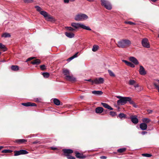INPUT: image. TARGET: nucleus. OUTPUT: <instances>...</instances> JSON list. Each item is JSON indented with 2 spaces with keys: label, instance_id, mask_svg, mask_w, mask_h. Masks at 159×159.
Listing matches in <instances>:
<instances>
[{
  "label": "nucleus",
  "instance_id": "obj_59",
  "mask_svg": "<svg viewBox=\"0 0 159 159\" xmlns=\"http://www.w3.org/2000/svg\"><path fill=\"white\" fill-rule=\"evenodd\" d=\"M39 143V142L38 141H34V142H33V144H36V143Z\"/></svg>",
  "mask_w": 159,
  "mask_h": 159
},
{
  "label": "nucleus",
  "instance_id": "obj_53",
  "mask_svg": "<svg viewBox=\"0 0 159 159\" xmlns=\"http://www.w3.org/2000/svg\"><path fill=\"white\" fill-rule=\"evenodd\" d=\"M152 110H147V112H148V114H151L152 113Z\"/></svg>",
  "mask_w": 159,
  "mask_h": 159
},
{
  "label": "nucleus",
  "instance_id": "obj_26",
  "mask_svg": "<svg viewBox=\"0 0 159 159\" xmlns=\"http://www.w3.org/2000/svg\"><path fill=\"white\" fill-rule=\"evenodd\" d=\"M53 101L54 103L56 105L58 106V105H61V104H60L61 102H60V101L59 99H58L57 98L54 99Z\"/></svg>",
  "mask_w": 159,
  "mask_h": 159
},
{
  "label": "nucleus",
  "instance_id": "obj_58",
  "mask_svg": "<svg viewBox=\"0 0 159 159\" xmlns=\"http://www.w3.org/2000/svg\"><path fill=\"white\" fill-rule=\"evenodd\" d=\"M123 97H121V96H117V98L119 99H120L121 98H122Z\"/></svg>",
  "mask_w": 159,
  "mask_h": 159
},
{
  "label": "nucleus",
  "instance_id": "obj_43",
  "mask_svg": "<svg viewBox=\"0 0 159 159\" xmlns=\"http://www.w3.org/2000/svg\"><path fill=\"white\" fill-rule=\"evenodd\" d=\"M25 3H30L33 2V0H23Z\"/></svg>",
  "mask_w": 159,
  "mask_h": 159
},
{
  "label": "nucleus",
  "instance_id": "obj_33",
  "mask_svg": "<svg viewBox=\"0 0 159 159\" xmlns=\"http://www.w3.org/2000/svg\"><path fill=\"white\" fill-rule=\"evenodd\" d=\"M98 46L93 45L92 50L93 52H96L98 49Z\"/></svg>",
  "mask_w": 159,
  "mask_h": 159
},
{
  "label": "nucleus",
  "instance_id": "obj_46",
  "mask_svg": "<svg viewBox=\"0 0 159 159\" xmlns=\"http://www.w3.org/2000/svg\"><path fill=\"white\" fill-rule=\"evenodd\" d=\"M75 0H64V1L65 3H68L69 2V1L72 2L74 1Z\"/></svg>",
  "mask_w": 159,
  "mask_h": 159
},
{
  "label": "nucleus",
  "instance_id": "obj_63",
  "mask_svg": "<svg viewBox=\"0 0 159 159\" xmlns=\"http://www.w3.org/2000/svg\"><path fill=\"white\" fill-rule=\"evenodd\" d=\"M158 37L159 38V34H158Z\"/></svg>",
  "mask_w": 159,
  "mask_h": 159
},
{
  "label": "nucleus",
  "instance_id": "obj_64",
  "mask_svg": "<svg viewBox=\"0 0 159 159\" xmlns=\"http://www.w3.org/2000/svg\"><path fill=\"white\" fill-rule=\"evenodd\" d=\"M1 54V52H0V55Z\"/></svg>",
  "mask_w": 159,
  "mask_h": 159
},
{
  "label": "nucleus",
  "instance_id": "obj_6",
  "mask_svg": "<svg viewBox=\"0 0 159 159\" xmlns=\"http://www.w3.org/2000/svg\"><path fill=\"white\" fill-rule=\"evenodd\" d=\"M88 18V16L84 14H80L75 16V19L76 21H79L84 20Z\"/></svg>",
  "mask_w": 159,
  "mask_h": 159
},
{
  "label": "nucleus",
  "instance_id": "obj_5",
  "mask_svg": "<svg viewBox=\"0 0 159 159\" xmlns=\"http://www.w3.org/2000/svg\"><path fill=\"white\" fill-rule=\"evenodd\" d=\"M101 4L102 6H104L106 9L110 10L112 9V6L108 1L106 0H101Z\"/></svg>",
  "mask_w": 159,
  "mask_h": 159
},
{
  "label": "nucleus",
  "instance_id": "obj_12",
  "mask_svg": "<svg viewBox=\"0 0 159 159\" xmlns=\"http://www.w3.org/2000/svg\"><path fill=\"white\" fill-rule=\"evenodd\" d=\"M129 60L133 62L135 65H137L139 64V62L137 59L134 57H130L129 58Z\"/></svg>",
  "mask_w": 159,
  "mask_h": 159
},
{
  "label": "nucleus",
  "instance_id": "obj_8",
  "mask_svg": "<svg viewBox=\"0 0 159 159\" xmlns=\"http://www.w3.org/2000/svg\"><path fill=\"white\" fill-rule=\"evenodd\" d=\"M142 45L143 47L146 48H149L150 44L147 39L145 38L143 39L142 41Z\"/></svg>",
  "mask_w": 159,
  "mask_h": 159
},
{
  "label": "nucleus",
  "instance_id": "obj_3",
  "mask_svg": "<svg viewBox=\"0 0 159 159\" xmlns=\"http://www.w3.org/2000/svg\"><path fill=\"white\" fill-rule=\"evenodd\" d=\"M71 26L74 27L75 29H77L81 28L87 30H91V29L89 27L87 26L80 23H73L71 24Z\"/></svg>",
  "mask_w": 159,
  "mask_h": 159
},
{
  "label": "nucleus",
  "instance_id": "obj_57",
  "mask_svg": "<svg viewBox=\"0 0 159 159\" xmlns=\"http://www.w3.org/2000/svg\"><path fill=\"white\" fill-rule=\"evenodd\" d=\"M129 103L131 104H134V102L131 100H131L130 101H129Z\"/></svg>",
  "mask_w": 159,
  "mask_h": 159
},
{
  "label": "nucleus",
  "instance_id": "obj_28",
  "mask_svg": "<svg viewBox=\"0 0 159 159\" xmlns=\"http://www.w3.org/2000/svg\"><path fill=\"white\" fill-rule=\"evenodd\" d=\"M0 49H2L4 52L7 50V48L5 47V46L2 43H0Z\"/></svg>",
  "mask_w": 159,
  "mask_h": 159
},
{
  "label": "nucleus",
  "instance_id": "obj_31",
  "mask_svg": "<svg viewBox=\"0 0 159 159\" xmlns=\"http://www.w3.org/2000/svg\"><path fill=\"white\" fill-rule=\"evenodd\" d=\"M2 36L3 37L5 38L10 37L11 35L9 33H5L3 34L2 35Z\"/></svg>",
  "mask_w": 159,
  "mask_h": 159
},
{
  "label": "nucleus",
  "instance_id": "obj_9",
  "mask_svg": "<svg viewBox=\"0 0 159 159\" xmlns=\"http://www.w3.org/2000/svg\"><path fill=\"white\" fill-rule=\"evenodd\" d=\"M104 81V79L101 77L98 78H96L94 80V83L97 84H102L103 83Z\"/></svg>",
  "mask_w": 159,
  "mask_h": 159
},
{
  "label": "nucleus",
  "instance_id": "obj_37",
  "mask_svg": "<svg viewBox=\"0 0 159 159\" xmlns=\"http://www.w3.org/2000/svg\"><path fill=\"white\" fill-rule=\"evenodd\" d=\"M42 74L43 77L46 78L50 76L49 73L47 72L43 73Z\"/></svg>",
  "mask_w": 159,
  "mask_h": 159
},
{
  "label": "nucleus",
  "instance_id": "obj_40",
  "mask_svg": "<svg viewBox=\"0 0 159 159\" xmlns=\"http://www.w3.org/2000/svg\"><path fill=\"white\" fill-rule=\"evenodd\" d=\"M66 29L69 31H74L75 30V29H73L71 27H66Z\"/></svg>",
  "mask_w": 159,
  "mask_h": 159
},
{
  "label": "nucleus",
  "instance_id": "obj_18",
  "mask_svg": "<svg viewBox=\"0 0 159 159\" xmlns=\"http://www.w3.org/2000/svg\"><path fill=\"white\" fill-rule=\"evenodd\" d=\"M140 127L142 130H145L147 128V125L145 123H142L140 125Z\"/></svg>",
  "mask_w": 159,
  "mask_h": 159
},
{
  "label": "nucleus",
  "instance_id": "obj_1",
  "mask_svg": "<svg viewBox=\"0 0 159 159\" xmlns=\"http://www.w3.org/2000/svg\"><path fill=\"white\" fill-rule=\"evenodd\" d=\"M36 10L39 12L40 13L43 15L45 20L48 21H50L52 22H54L55 21V19L50 15L48 14L47 12L45 11H41L42 9L39 6H36L35 7Z\"/></svg>",
  "mask_w": 159,
  "mask_h": 159
},
{
  "label": "nucleus",
  "instance_id": "obj_44",
  "mask_svg": "<svg viewBox=\"0 0 159 159\" xmlns=\"http://www.w3.org/2000/svg\"><path fill=\"white\" fill-rule=\"evenodd\" d=\"M154 86L157 89L158 92H159V86L157 83H154Z\"/></svg>",
  "mask_w": 159,
  "mask_h": 159
},
{
  "label": "nucleus",
  "instance_id": "obj_14",
  "mask_svg": "<svg viewBox=\"0 0 159 159\" xmlns=\"http://www.w3.org/2000/svg\"><path fill=\"white\" fill-rule=\"evenodd\" d=\"M62 151L64 153L66 156V154H69L73 153V151L71 149H64L62 150Z\"/></svg>",
  "mask_w": 159,
  "mask_h": 159
},
{
  "label": "nucleus",
  "instance_id": "obj_54",
  "mask_svg": "<svg viewBox=\"0 0 159 159\" xmlns=\"http://www.w3.org/2000/svg\"><path fill=\"white\" fill-rule=\"evenodd\" d=\"M100 158L101 159H106L107 157L104 156H102L100 157Z\"/></svg>",
  "mask_w": 159,
  "mask_h": 159
},
{
  "label": "nucleus",
  "instance_id": "obj_17",
  "mask_svg": "<svg viewBox=\"0 0 159 159\" xmlns=\"http://www.w3.org/2000/svg\"><path fill=\"white\" fill-rule=\"evenodd\" d=\"M103 111V109L102 107H98L95 109V112L97 113L100 114L102 113Z\"/></svg>",
  "mask_w": 159,
  "mask_h": 159
},
{
  "label": "nucleus",
  "instance_id": "obj_24",
  "mask_svg": "<svg viewBox=\"0 0 159 159\" xmlns=\"http://www.w3.org/2000/svg\"><path fill=\"white\" fill-rule=\"evenodd\" d=\"M65 35L66 36L70 38H72L75 35L73 33L67 32L65 33Z\"/></svg>",
  "mask_w": 159,
  "mask_h": 159
},
{
  "label": "nucleus",
  "instance_id": "obj_23",
  "mask_svg": "<svg viewBox=\"0 0 159 159\" xmlns=\"http://www.w3.org/2000/svg\"><path fill=\"white\" fill-rule=\"evenodd\" d=\"M92 93L96 95H101L103 94V92L101 91H93L92 92Z\"/></svg>",
  "mask_w": 159,
  "mask_h": 159
},
{
  "label": "nucleus",
  "instance_id": "obj_35",
  "mask_svg": "<svg viewBox=\"0 0 159 159\" xmlns=\"http://www.w3.org/2000/svg\"><path fill=\"white\" fill-rule=\"evenodd\" d=\"M143 156L145 157H150L152 156V155L151 154H148V153H144L142 154Z\"/></svg>",
  "mask_w": 159,
  "mask_h": 159
},
{
  "label": "nucleus",
  "instance_id": "obj_11",
  "mask_svg": "<svg viewBox=\"0 0 159 159\" xmlns=\"http://www.w3.org/2000/svg\"><path fill=\"white\" fill-rule=\"evenodd\" d=\"M65 79L67 81L71 82L75 81L76 80V79L73 77V76L70 75L68 76H65Z\"/></svg>",
  "mask_w": 159,
  "mask_h": 159
},
{
  "label": "nucleus",
  "instance_id": "obj_62",
  "mask_svg": "<svg viewBox=\"0 0 159 159\" xmlns=\"http://www.w3.org/2000/svg\"><path fill=\"white\" fill-rule=\"evenodd\" d=\"M153 2H155L157 1V0H151Z\"/></svg>",
  "mask_w": 159,
  "mask_h": 159
},
{
  "label": "nucleus",
  "instance_id": "obj_22",
  "mask_svg": "<svg viewBox=\"0 0 159 159\" xmlns=\"http://www.w3.org/2000/svg\"><path fill=\"white\" fill-rule=\"evenodd\" d=\"M63 73L64 75H65V76H68L70 75L69 70H68L65 68L63 69Z\"/></svg>",
  "mask_w": 159,
  "mask_h": 159
},
{
  "label": "nucleus",
  "instance_id": "obj_2",
  "mask_svg": "<svg viewBox=\"0 0 159 159\" xmlns=\"http://www.w3.org/2000/svg\"><path fill=\"white\" fill-rule=\"evenodd\" d=\"M131 44V42L129 40L123 39L118 42L117 45L119 48H124L129 46Z\"/></svg>",
  "mask_w": 159,
  "mask_h": 159
},
{
  "label": "nucleus",
  "instance_id": "obj_55",
  "mask_svg": "<svg viewBox=\"0 0 159 159\" xmlns=\"http://www.w3.org/2000/svg\"><path fill=\"white\" fill-rule=\"evenodd\" d=\"M147 133V132L145 131H142L141 133V134L143 135H144L145 134H146Z\"/></svg>",
  "mask_w": 159,
  "mask_h": 159
},
{
  "label": "nucleus",
  "instance_id": "obj_13",
  "mask_svg": "<svg viewBox=\"0 0 159 159\" xmlns=\"http://www.w3.org/2000/svg\"><path fill=\"white\" fill-rule=\"evenodd\" d=\"M21 105L26 107L37 106V104H36L35 103H32L31 102L22 103H21Z\"/></svg>",
  "mask_w": 159,
  "mask_h": 159
},
{
  "label": "nucleus",
  "instance_id": "obj_47",
  "mask_svg": "<svg viewBox=\"0 0 159 159\" xmlns=\"http://www.w3.org/2000/svg\"><path fill=\"white\" fill-rule=\"evenodd\" d=\"M85 80L87 81H88L91 82L92 83V84L93 85V84L94 83V80H93L91 79H90L88 80Z\"/></svg>",
  "mask_w": 159,
  "mask_h": 159
},
{
  "label": "nucleus",
  "instance_id": "obj_21",
  "mask_svg": "<svg viewBox=\"0 0 159 159\" xmlns=\"http://www.w3.org/2000/svg\"><path fill=\"white\" fill-rule=\"evenodd\" d=\"M101 104L102 106L105 108H106L107 109L110 110H113V108H112L109 105L105 103H102V102Z\"/></svg>",
  "mask_w": 159,
  "mask_h": 159
},
{
  "label": "nucleus",
  "instance_id": "obj_7",
  "mask_svg": "<svg viewBox=\"0 0 159 159\" xmlns=\"http://www.w3.org/2000/svg\"><path fill=\"white\" fill-rule=\"evenodd\" d=\"M13 152L14 153V156H17L20 155H25L28 153V152L26 150L22 149L19 151L15 150Z\"/></svg>",
  "mask_w": 159,
  "mask_h": 159
},
{
  "label": "nucleus",
  "instance_id": "obj_34",
  "mask_svg": "<svg viewBox=\"0 0 159 159\" xmlns=\"http://www.w3.org/2000/svg\"><path fill=\"white\" fill-rule=\"evenodd\" d=\"M66 156L68 159H75L74 157L70 155L69 154H66Z\"/></svg>",
  "mask_w": 159,
  "mask_h": 159
},
{
  "label": "nucleus",
  "instance_id": "obj_45",
  "mask_svg": "<svg viewBox=\"0 0 159 159\" xmlns=\"http://www.w3.org/2000/svg\"><path fill=\"white\" fill-rule=\"evenodd\" d=\"M40 68L42 70H43L46 69L45 66L44 65H41L40 66Z\"/></svg>",
  "mask_w": 159,
  "mask_h": 159
},
{
  "label": "nucleus",
  "instance_id": "obj_51",
  "mask_svg": "<svg viewBox=\"0 0 159 159\" xmlns=\"http://www.w3.org/2000/svg\"><path fill=\"white\" fill-rule=\"evenodd\" d=\"M50 148L52 150H57V148H54V147H51Z\"/></svg>",
  "mask_w": 159,
  "mask_h": 159
},
{
  "label": "nucleus",
  "instance_id": "obj_49",
  "mask_svg": "<svg viewBox=\"0 0 159 159\" xmlns=\"http://www.w3.org/2000/svg\"><path fill=\"white\" fill-rule=\"evenodd\" d=\"M34 57H29V58H28L26 60V61H31V60L34 59Z\"/></svg>",
  "mask_w": 159,
  "mask_h": 159
},
{
  "label": "nucleus",
  "instance_id": "obj_25",
  "mask_svg": "<svg viewBox=\"0 0 159 159\" xmlns=\"http://www.w3.org/2000/svg\"><path fill=\"white\" fill-rule=\"evenodd\" d=\"M11 69L12 70L16 71L19 70V68L17 66L12 65L11 66Z\"/></svg>",
  "mask_w": 159,
  "mask_h": 159
},
{
  "label": "nucleus",
  "instance_id": "obj_29",
  "mask_svg": "<svg viewBox=\"0 0 159 159\" xmlns=\"http://www.w3.org/2000/svg\"><path fill=\"white\" fill-rule=\"evenodd\" d=\"M136 83V82L134 80H130L128 84L130 85H134Z\"/></svg>",
  "mask_w": 159,
  "mask_h": 159
},
{
  "label": "nucleus",
  "instance_id": "obj_39",
  "mask_svg": "<svg viewBox=\"0 0 159 159\" xmlns=\"http://www.w3.org/2000/svg\"><path fill=\"white\" fill-rule=\"evenodd\" d=\"M150 120L148 118H145L143 119V122L146 123H148L150 122Z\"/></svg>",
  "mask_w": 159,
  "mask_h": 159
},
{
  "label": "nucleus",
  "instance_id": "obj_41",
  "mask_svg": "<svg viewBox=\"0 0 159 159\" xmlns=\"http://www.w3.org/2000/svg\"><path fill=\"white\" fill-rule=\"evenodd\" d=\"M110 115L112 116H114L116 115V112L112 111H111L110 112Z\"/></svg>",
  "mask_w": 159,
  "mask_h": 159
},
{
  "label": "nucleus",
  "instance_id": "obj_61",
  "mask_svg": "<svg viewBox=\"0 0 159 159\" xmlns=\"http://www.w3.org/2000/svg\"><path fill=\"white\" fill-rule=\"evenodd\" d=\"M3 148V146H0V150H1L2 148Z\"/></svg>",
  "mask_w": 159,
  "mask_h": 159
},
{
  "label": "nucleus",
  "instance_id": "obj_15",
  "mask_svg": "<svg viewBox=\"0 0 159 159\" xmlns=\"http://www.w3.org/2000/svg\"><path fill=\"white\" fill-rule=\"evenodd\" d=\"M131 121L134 124H137L138 123L139 120L136 116H132L130 117Z\"/></svg>",
  "mask_w": 159,
  "mask_h": 159
},
{
  "label": "nucleus",
  "instance_id": "obj_52",
  "mask_svg": "<svg viewBox=\"0 0 159 159\" xmlns=\"http://www.w3.org/2000/svg\"><path fill=\"white\" fill-rule=\"evenodd\" d=\"M74 57L73 56L69 58L68 59H67V61H70L71 60H72L73 59H74Z\"/></svg>",
  "mask_w": 159,
  "mask_h": 159
},
{
  "label": "nucleus",
  "instance_id": "obj_20",
  "mask_svg": "<svg viewBox=\"0 0 159 159\" xmlns=\"http://www.w3.org/2000/svg\"><path fill=\"white\" fill-rule=\"evenodd\" d=\"M41 61L39 59H35L32 61L31 63L33 65H38L40 64Z\"/></svg>",
  "mask_w": 159,
  "mask_h": 159
},
{
  "label": "nucleus",
  "instance_id": "obj_50",
  "mask_svg": "<svg viewBox=\"0 0 159 159\" xmlns=\"http://www.w3.org/2000/svg\"><path fill=\"white\" fill-rule=\"evenodd\" d=\"M78 53L79 52H77L75 54H74L73 56H72L74 58L75 57H77L78 56Z\"/></svg>",
  "mask_w": 159,
  "mask_h": 159
},
{
  "label": "nucleus",
  "instance_id": "obj_19",
  "mask_svg": "<svg viewBox=\"0 0 159 159\" xmlns=\"http://www.w3.org/2000/svg\"><path fill=\"white\" fill-rule=\"evenodd\" d=\"M27 142V140L25 139H18L15 140V142L19 144H21Z\"/></svg>",
  "mask_w": 159,
  "mask_h": 159
},
{
  "label": "nucleus",
  "instance_id": "obj_56",
  "mask_svg": "<svg viewBox=\"0 0 159 159\" xmlns=\"http://www.w3.org/2000/svg\"><path fill=\"white\" fill-rule=\"evenodd\" d=\"M134 85L135 88H137L139 87V85L138 84H135Z\"/></svg>",
  "mask_w": 159,
  "mask_h": 159
},
{
  "label": "nucleus",
  "instance_id": "obj_60",
  "mask_svg": "<svg viewBox=\"0 0 159 159\" xmlns=\"http://www.w3.org/2000/svg\"><path fill=\"white\" fill-rule=\"evenodd\" d=\"M84 97L83 96H80V98L81 99H83L84 98Z\"/></svg>",
  "mask_w": 159,
  "mask_h": 159
},
{
  "label": "nucleus",
  "instance_id": "obj_38",
  "mask_svg": "<svg viewBox=\"0 0 159 159\" xmlns=\"http://www.w3.org/2000/svg\"><path fill=\"white\" fill-rule=\"evenodd\" d=\"M125 23L126 24L130 25H135V23L130 21H125Z\"/></svg>",
  "mask_w": 159,
  "mask_h": 159
},
{
  "label": "nucleus",
  "instance_id": "obj_10",
  "mask_svg": "<svg viewBox=\"0 0 159 159\" xmlns=\"http://www.w3.org/2000/svg\"><path fill=\"white\" fill-rule=\"evenodd\" d=\"M74 153L77 158H84L86 157V156L84 155L82 153H80L77 151H75Z\"/></svg>",
  "mask_w": 159,
  "mask_h": 159
},
{
  "label": "nucleus",
  "instance_id": "obj_16",
  "mask_svg": "<svg viewBox=\"0 0 159 159\" xmlns=\"http://www.w3.org/2000/svg\"><path fill=\"white\" fill-rule=\"evenodd\" d=\"M139 72L140 74L142 75H144L146 74V72L144 68L142 66H140Z\"/></svg>",
  "mask_w": 159,
  "mask_h": 159
},
{
  "label": "nucleus",
  "instance_id": "obj_42",
  "mask_svg": "<svg viewBox=\"0 0 159 159\" xmlns=\"http://www.w3.org/2000/svg\"><path fill=\"white\" fill-rule=\"evenodd\" d=\"M127 66H129L132 68H134L135 67L134 65L129 61V62Z\"/></svg>",
  "mask_w": 159,
  "mask_h": 159
},
{
  "label": "nucleus",
  "instance_id": "obj_4",
  "mask_svg": "<svg viewBox=\"0 0 159 159\" xmlns=\"http://www.w3.org/2000/svg\"><path fill=\"white\" fill-rule=\"evenodd\" d=\"M131 100V98L129 97H123L117 101V104L118 105H123L126 104L127 102Z\"/></svg>",
  "mask_w": 159,
  "mask_h": 159
},
{
  "label": "nucleus",
  "instance_id": "obj_36",
  "mask_svg": "<svg viewBox=\"0 0 159 159\" xmlns=\"http://www.w3.org/2000/svg\"><path fill=\"white\" fill-rule=\"evenodd\" d=\"M108 72L109 74L111 76L115 77V75L114 74V73L111 70H108Z\"/></svg>",
  "mask_w": 159,
  "mask_h": 159
},
{
  "label": "nucleus",
  "instance_id": "obj_32",
  "mask_svg": "<svg viewBox=\"0 0 159 159\" xmlns=\"http://www.w3.org/2000/svg\"><path fill=\"white\" fill-rule=\"evenodd\" d=\"M13 152L12 150L8 149H5L2 150V152L3 153H11Z\"/></svg>",
  "mask_w": 159,
  "mask_h": 159
},
{
  "label": "nucleus",
  "instance_id": "obj_27",
  "mask_svg": "<svg viewBox=\"0 0 159 159\" xmlns=\"http://www.w3.org/2000/svg\"><path fill=\"white\" fill-rule=\"evenodd\" d=\"M126 150L125 148H123L117 150V152L119 153H122L125 152Z\"/></svg>",
  "mask_w": 159,
  "mask_h": 159
},
{
  "label": "nucleus",
  "instance_id": "obj_48",
  "mask_svg": "<svg viewBox=\"0 0 159 159\" xmlns=\"http://www.w3.org/2000/svg\"><path fill=\"white\" fill-rule=\"evenodd\" d=\"M122 61L124 62H125V64L127 66L128 64V63L129 62V61H128L126 60H122Z\"/></svg>",
  "mask_w": 159,
  "mask_h": 159
},
{
  "label": "nucleus",
  "instance_id": "obj_30",
  "mask_svg": "<svg viewBox=\"0 0 159 159\" xmlns=\"http://www.w3.org/2000/svg\"><path fill=\"white\" fill-rule=\"evenodd\" d=\"M118 117L121 119L123 118H126V115L123 113H120Z\"/></svg>",
  "mask_w": 159,
  "mask_h": 159
}]
</instances>
